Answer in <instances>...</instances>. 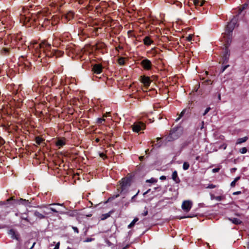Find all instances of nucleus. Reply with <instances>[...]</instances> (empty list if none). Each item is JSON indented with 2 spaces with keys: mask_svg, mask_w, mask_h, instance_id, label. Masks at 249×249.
Masks as SVG:
<instances>
[{
  "mask_svg": "<svg viewBox=\"0 0 249 249\" xmlns=\"http://www.w3.org/2000/svg\"><path fill=\"white\" fill-rule=\"evenodd\" d=\"M34 215H35V216H36V217H37L39 219H44L45 217V216L44 214L40 213L39 212H38L37 211H35L34 212Z\"/></svg>",
  "mask_w": 249,
  "mask_h": 249,
  "instance_id": "nucleus-16",
  "label": "nucleus"
},
{
  "mask_svg": "<svg viewBox=\"0 0 249 249\" xmlns=\"http://www.w3.org/2000/svg\"><path fill=\"white\" fill-rule=\"evenodd\" d=\"M73 15H74L73 12L70 11L63 16L62 19H65L67 20H70L73 18Z\"/></svg>",
  "mask_w": 249,
  "mask_h": 249,
  "instance_id": "nucleus-12",
  "label": "nucleus"
},
{
  "mask_svg": "<svg viewBox=\"0 0 249 249\" xmlns=\"http://www.w3.org/2000/svg\"><path fill=\"white\" fill-rule=\"evenodd\" d=\"M210 196H211V200H216L217 201H221L222 200H223L224 198V197L223 196H215L213 194H210Z\"/></svg>",
  "mask_w": 249,
  "mask_h": 249,
  "instance_id": "nucleus-13",
  "label": "nucleus"
},
{
  "mask_svg": "<svg viewBox=\"0 0 249 249\" xmlns=\"http://www.w3.org/2000/svg\"><path fill=\"white\" fill-rule=\"evenodd\" d=\"M100 157L102 158L103 159H104L106 158V156L104 153H100Z\"/></svg>",
  "mask_w": 249,
  "mask_h": 249,
  "instance_id": "nucleus-40",
  "label": "nucleus"
},
{
  "mask_svg": "<svg viewBox=\"0 0 249 249\" xmlns=\"http://www.w3.org/2000/svg\"><path fill=\"white\" fill-rule=\"evenodd\" d=\"M50 205H58V206H62L63 205V204L55 203L51 204H50Z\"/></svg>",
  "mask_w": 249,
  "mask_h": 249,
  "instance_id": "nucleus-35",
  "label": "nucleus"
},
{
  "mask_svg": "<svg viewBox=\"0 0 249 249\" xmlns=\"http://www.w3.org/2000/svg\"><path fill=\"white\" fill-rule=\"evenodd\" d=\"M226 147H227V145H224L223 146V148H224V149H225L226 148Z\"/></svg>",
  "mask_w": 249,
  "mask_h": 249,
  "instance_id": "nucleus-52",
  "label": "nucleus"
},
{
  "mask_svg": "<svg viewBox=\"0 0 249 249\" xmlns=\"http://www.w3.org/2000/svg\"><path fill=\"white\" fill-rule=\"evenodd\" d=\"M2 228H3V227H0V229Z\"/></svg>",
  "mask_w": 249,
  "mask_h": 249,
  "instance_id": "nucleus-63",
  "label": "nucleus"
},
{
  "mask_svg": "<svg viewBox=\"0 0 249 249\" xmlns=\"http://www.w3.org/2000/svg\"><path fill=\"white\" fill-rule=\"evenodd\" d=\"M224 43L225 45V49L224 54L222 55V61L223 63L227 62L230 56V52L228 49V46L229 45H227L226 43Z\"/></svg>",
  "mask_w": 249,
  "mask_h": 249,
  "instance_id": "nucleus-7",
  "label": "nucleus"
},
{
  "mask_svg": "<svg viewBox=\"0 0 249 249\" xmlns=\"http://www.w3.org/2000/svg\"><path fill=\"white\" fill-rule=\"evenodd\" d=\"M192 35H190L188 37H187V40L188 41H191L192 40Z\"/></svg>",
  "mask_w": 249,
  "mask_h": 249,
  "instance_id": "nucleus-42",
  "label": "nucleus"
},
{
  "mask_svg": "<svg viewBox=\"0 0 249 249\" xmlns=\"http://www.w3.org/2000/svg\"><path fill=\"white\" fill-rule=\"evenodd\" d=\"M65 144V142L64 140H58L56 142V145L57 146H59V147L62 146Z\"/></svg>",
  "mask_w": 249,
  "mask_h": 249,
  "instance_id": "nucleus-19",
  "label": "nucleus"
},
{
  "mask_svg": "<svg viewBox=\"0 0 249 249\" xmlns=\"http://www.w3.org/2000/svg\"><path fill=\"white\" fill-rule=\"evenodd\" d=\"M190 167V164L188 162H184L183 164V169L184 170H186L187 169H189Z\"/></svg>",
  "mask_w": 249,
  "mask_h": 249,
  "instance_id": "nucleus-23",
  "label": "nucleus"
},
{
  "mask_svg": "<svg viewBox=\"0 0 249 249\" xmlns=\"http://www.w3.org/2000/svg\"><path fill=\"white\" fill-rule=\"evenodd\" d=\"M142 159H143V157H140V159L141 160Z\"/></svg>",
  "mask_w": 249,
  "mask_h": 249,
  "instance_id": "nucleus-59",
  "label": "nucleus"
},
{
  "mask_svg": "<svg viewBox=\"0 0 249 249\" xmlns=\"http://www.w3.org/2000/svg\"><path fill=\"white\" fill-rule=\"evenodd\" d=\"M139 219L138 218H135L131 222V223L128 226V228L129 229L133 227L135 223L138 221Z\"/></svg>",
  "mask_w": 249,
  "mask_h": 249,
  "instance_id": "nucleus-21",
  "label": "nucleus"
},
{
  "mask_svg": "<svg viewBox=\"0 0 249 249\" xmlns=\"http://www.w3.org/2000/svg\"><path fill=\"white\" fill-rule=\"evenodd\" d=\"M237 23V18L234 17L228 23L225 29V32L223 35L224 43H226L227 45H230L232 39V33L234 28Z\"/></svg>",
  "mask_w": 249,
  "mask_h": 249,
  "instance_id": "nucleus-2",
  "label": "nucleus"
},
{
  "mask_svg": "<svg viewBox=\"0 0 249 249\" xmlns=\"http://www.w3.org/2000/svg\"><path fill=\"white\" fill-rule=\"evenodd\" d=\"M172 178L176 182H178V181L179 180V178L178 177V173L176 171H175L173 172L172 175Z\"/></svg>",
  "mask_w": 249,
  "mask_h": 249,
  "instance_id": "nucleus-17",
  "label": "nucleus"
},
{
  "mask_svg": "<svg viewBox=\"0 0 249 249\" xmlns=\"http://www.w3.org/2000/svg\"><path fill=\"white\" fill-rule=\"evenodd\" d=\"M215 187V185L213 184H209L208 186H207V188H210V189H213V188H214Z\"/></svg>",
  "mask_w": 249,
  "mask_h": 249,
  "instance_id": "nucleus-33",
  "label": "nucleus"
},
{
  "mask_svg": "<svg viewBox=\"0 0 249 249\" xmlns=\"http://www.w3.org/2000/svg\"><path fill=\"white\" fill-rule=\"evenodd\" d=\"M161 145V143L160 142H158L157 143L155 144V146L157 147H159Z\"/></svg>",
  "mask_w": 249,
  "mask_h": 249,
  "instance_id": "nucleus-39",
  "label": "nucleus"
},
{
  "mask_svg": "<svg viewBox=\"0 0 249 249\" xmlns=\"http://www.w3.org/2000/svg\"><path fill=\"white\" fill-rule=\"evenodd\" d=\"M118 63L120 65H124V60L123 58H120L118 59Z\"/></svg>",
  "mask_w": 249,
  "mask_h": 249,
  "instance_id": "nucleus-27",
  "label": "nucleus"
},
{
  "mask_svg": "<svg viewBox=\"0 0 249 249\" xmlns=\"http://www.w3.org/2000/svg\"><path fill=\"white\" fill-rule=\"evenodd\" d=\"M4 51L5 52H8V49H6V48H5V49H4Z\"/></svg>",
  "mask_w": 249,
  "mask_h": 249,
  "instance_id": "nucleus-53",
  "label": "nucleus"
},
{
  "mask_svg": "<svg viewBox=\"0 0 249 249\" xmlns=\"http://www.w3.org/2000/svg\"><path fill=\"white\" fill-rule=\"evenodd\" d=\"M42 141V139L39 137H36V143L37 144H40Z\"/></svg>",
  "mask_w": 249,
  "mask_h": 249,
  "instance_id": "nucleus-25",
  "label": "nucleus"
},
{
  "mask_svg": "<svg viewBox=\"0 0 249 249\" xmlns=\"http://www.w3.org/2000/svg\"><path fill=\"white\" fill-rule=\"evenodd\" d=\"M141 81L142 82L143 84L145 87L149 86L151 81L148 77H146L145 76H143L141 77Z\"/></svg>",
  "mask_w": 249,
  "mask_h": 249,
  "instance_id": "nucleus-10",
  "label": "nucleus"
},
{
  "mask_svg": "<svg viewBox=\"0 0 249 249\" xmlns=\"http://www.w3.org/2000/svg\"><path fill=\"white\" fill-rule=\"evenodd\" d=\"M160 140V138H157V142Z\"/></svg>",
  "mask_w": 249,
  "mask_h": 249,
  "instance_id": "nucleus-60",
  "label": "nucleus"
},
{
  "mask_svg": "<svg viewBox=\"0 0 249 249\" xmlns=\"http://www.w3.org/2000/svg\"><path fill=\"white\" fill-rule=\"evenodd\" d=\"M248 139V137L246 136L237 139L236 144H240L243 142H246Z\"/></svg>",
  "mask_w": 249,
  "mask_h": 249,
  "instance_id": "nucleus-15",
  "label": "nucleus"
},
{
  "mask_svg": "<svg viewBox=\"0 0 249 249\" xmlns=\"http://www.w3.org/2000/svg\"><path fill=\"white\" fill-rule=\"evenodd\" d=\"M199 159V156L196 157V160H198Z\"/></svg>",
  "mask_w": 249,
  "mask_h": 249,
  "instance_id": "nucleus-57",
  "label": "nucleus"
},
{
  "mask_svg": "<svg viewBox=\"0 0 249 249\" xmlns=\"http://www.w3.org/2000/svg\"><path fill=\"white\" fill-rule=\"evenodd\" d=\"M194 3L196 6L199 5L200 1L199 0H194Z\"/></svg>",
  "mask_w": 249,
  "mask_h": 249,
  "instance_id": "nucleus-32",
  "label": "nucleus"
},
{
  "mask_svg": "<svg viewBox=\"0 0 249 249\" xmlns=\"http://www.w3.org/2000/svg\"><path fill=\"white\" fill-rule=\"evenodd\" d=\"M229 220L236 225H238L242 223V221L237 218H229Z\"/></svg>",
  "mask_w": 249,
  "mask_h": 249,
  "instance_id": "nucleus-14",
  "label": "nucleus"
},
{
  "mask_svg": "<svg viewBox=\"0 0 249 249\" xmlns=\"http://www.w3.org/2000/svg\"><path fill=\"white\" fill-rule=\"evenodd\" d=\"M121 193L126 192L130 185V179L128 178H123L120 183Z\"/></svg>",
  "mask_w": 249,
  "mask_h": 249,
  "instance_id": "nucleus-4",
  "label": "nucleus"
},
{
  "mask_svg": "<svg viewBox=\"0 0 249 249\" xmlns=\"http://www.w3.org/2000/svg\"><path fill=\"white\" fill-rule=\"evenodd\" d=\"M149 191H150V189H149V190H147L145 193H144V195H145V194H146L148 193L149 192Z\"/></svg>",
  "mask_w": 249,
  "mask_h": 249,
  "instance_id": "nucleus-51",
  "label": "nucleus"
},
{
  "mask_svg": "<svg viewBox=\"0 0 249 249\" xmlns=\"http://www.w3.org/2000/svg\"><path fill=\"white\" fill-rule=\"evenodd\" d=\"M91 240H92L91 239H87L86 241V242H90Z\"/></svg>",
  "mask_w": 249,
  "mask_h": 249,
  "instance_id": "nucleus-49",
  "label": "nucleus"
},
{
  "mask_svg": "<svg viewBox=\"0 0 249 249\" xmlns=\"http://www.w3.org/2000/svg\"><path fill=\"white\" fill-rule=\"evenodd\" d=\"M16 216H18V214L17 213H16Z\"/></svg>",
  "mask_w": 249,
  "mask_h": 249,
  "instance_id": "nucleus-62",
  "label": "nucleus"
},
{
  "mask_svg": "<svg viewBox=\"0 0 249 249\" xmlns=\"http://www.w3.org/2000/svg\"><path fill=\"white\" fill-rule=\"evenodd\" d=\"M210 109H211V108H210V107H207V108L205 109V110L204 112L203 113V116H205V115H206V114H207V113L210 111Z\"/></svg>",
  "mask_w": 249,
  "mask_h": 249,
  "instance_id": "nucleus-31",
  "label": "nucleus"
},
{
  "mask_svg": "<svg viewBox=\"0 0 249 249\" xmlns=\"http://www.w3.org/2000/svg\"><path fill=\"white\" fill-rule=\"evenodd\" d=\"M204 2V1H200L199 6H202Z\"/></svg>",
  "mask_w": 249,
  "mask_h": 249,
  "instance_id": "nucleus-47",
  "label": "nucleus"
},
{
  "mask_svg": "<svg viewBox=\"0 0 249 249\" xmlns=\"http://www.w3.org/2000/svg\"><path fill=\"white\" fill-rule=\"evenodd\" d=\"M110 114V112H107L106 113L104 114L103 115V117L104 118V117H107V116L108 115H109Z\"/></svg>",
  "mask_w": 249,
  "mask_h": 249,
  "instance_id": "nucleus-43",
  "label": "nucleus"
},
{
  "mask_svg": "<svg viewBox=\"0 0 249 249\" xmlns=\"http://www.w3.org/2000/svg\"><path fill=\"white\" fill-rule=\"evenodd\" d=\"M92 71L96 74H100L102 71V66L101 64H96L93 65Z\"/></svg>",
  "mask_w": 249,
  "mask_h": 249,
  "instance_id": "nucleus-8",
  "label": "nucleus"
},
{
  "mask_svg": "<svg viewBox=\"0 0 249 249\" xmlns=\"http://www.w3.org/2000/svg\"><path fill=\"white\" fill-rule=\"evenodd\" d=\"M35 244H36L35 243H34V244H33V245L32 247H31V249H32V248H33V247L34 246V245H35Z\"/></svg>",
  "mask_w": 249,
  "mask_h": 249,
  "instance_id": "nucleus-56",
  "label": "nucleus"
},
{
  "mask_svg": "<svg viewBox=\"0 0 249 249\" xmlns=\"http://www.w3.org/2000/svg\"><path fill=\"white\" fill-rule=\"evenodd\" d=\"M231 170H233V171H235L236 170V168H232Z\"/></svg>",
  "mask_w": 249,
  "mask_h": 249,
  "instance_id": "nucleus-58",
  "label": "nucleus"
},
{
  "mask_svg": "<svg viewBox=\"0 0 249 249\" xmlns=\"http://www.w3.org/2000/svg\"><path fill=\"white\" fill-rule=\"evenodd\" d=\"M193 217L192 216H184V217H181L180 219H181V218H188V217Z\"/></svg>",
  "mask_w": 249,
  "mask_h": 249,
  "instance_id": "nucleus-46",
  "label": "nucleus"
},
{
  "mask_svg": "<svg viewBox=\"0 0 249 249\" xmlns=\"http://www.w3.org/2000/svg\"><path fill=\"white\" fill-rule=\"evenodd\" d=\"M185 110L184 109L182 111V112L180 113V115H179V117L176 120L177 121H178V120L180 119V118L183 116V115H184V114L185 113Z\"/></svg>",
  "mask_w": 249,
  "mask_h": 249,
  "instance_id": "nucleus-30",
  "label": "nucleus"
},
{
  "mask_svg": "<svg viewBox=\"0 0 249 249\" xmlns=\"http://www.w3.org/2000/svg\"><path fill=\"white\" fill-rule=\"evenodd\" d=\"M248 249H249V243L248 244Z\"/></svg>",
  "mask_w": 249,
  "mask_h": 249,
  "instance_id": "nucleus-61",
  "label": "nucleus"
},
{
  "mask_svg": "<svg viewBox=\"0 0 249 249\" xmlns=\"http://www.w3.org/2000/svg\"><path fill=\"white\" fill-rule=\"evenodd\" d=\"M219 170V168H213L212 170V171L213 173H216L218 172Z\"/></svg>",
  "mask_w": 249,
  "mask_h": 249,
  "instance_id": "nucleus-34",
  "label": "nucleus"
},
{
  "mask_svg": "<svg viewBox=\"0 0 249 249\" xmlns=\"http://www.w3.org/2000/svg\"><path fill=\"white\" fill-rule=\"evenodd\" d=\"M218 99H219V100H220V99H221L220 94H219V95H218Z\"/></svg>",
  "mask_w": 249,
  "mask_h": 249,
  "instance_id": "nucleus-55",
  "label": "nucleus"
},
{
  "mask_svg": "<svg viewBox=\"0 0 249 249\" xmlns=\"http://www.w3.org/2000/svg\"><path fill=\"white\" fill-rule=\"evenodd\" d=\"M156 181H157V180L155 179H154V178H151V179H147L146 181V182H149V183H155Z\"/></svg>",
  "mask_w": 249,
  "mask_h": 249,
  "instance_id": "nucleus-28",
  "label": "nucleus"
},
{
  "mask_svg": "<svg viewBox=\"0 0 249 249\" xmlns=\"http://www.w3.org/2000/svg\"><path fill=\"white\" fill-rule=\"evenodd\" d=\"M202 126H201V129L203 128L204 122H202Z\"/></svg>",
  "mask_w": 249,
  "mask_h": 249,
  "instance_id": "nucleus-50",
  "label": "nucleus"
},
{
  "mask_svg": "<svg viewBox=\"0 0 249 249\" xmlns=\"http://www.w3.org/2000/svg\"><path fill=\"white\" fill-rule=\"evenodd\" d=\"M192 206V202L191 201L185 200L183 202L181 208L184 211L186 212H188L191 209Z\"/></svg>",
  "mask_w": 249,
  "mask_h": 249,
  "instance_id": "nucleus-6",
  "label": "nucleus"
},
{
  "mask_svg": "<svg viewBox=\"0 0 249 249\" xmlns=\"http://www.w3.org/2000/svg\"><path fill=\"white\" fill-rule=\"evenodd\" d=\"M105 121V119L104 118H98L97 122V123L101 124Z\"/></svg>",
  "mask_w": 249,
  "mask_h": 249,
  "instance_id": "nucleus-29",
  "label": "nucleus"
},
{
  "mask_svg": "<svg viewBox=\"0 0 249 249\" xmlns=\"http://www.w3.org/2000/svg\"><path fill=\"white\" fill-rule=\"evenodd\" d=\"M165 178H166V177L165 176H163L160 177V179H165Z\"/></svg>",
  "mask_w": 249,
  "mask_h": 249,
  "instance_id": "nucleus-48",
  "label": "nucleus"
},
{
  "mask_svg": "<svg viewBox=\"0 0 249 249\" xmlns=\"http://www.w3.org/2000/svg\"><path fill=\"white\" fill-rule=\"evenodd\" d=\"M143 42L144 44L146 45H150L152 43V41L149 37L146 36L143 39Z\"/></svg>",
  "mask_w": 249,
  "mask_h": 249,
  "instance_id": "nucleus-18",
  "label": "nucleus"
},
{
  "mask_svg": "<svg viewBox=\"0 0 249 249\" xmlns=\"http://www.w3.org/2000/svg\"><path fill=\"white\" fill-rule=\"evenodd\" d=\"M60 243L58 242L53 249H59Z\"/></svg>",
  "mask_w": 249,
  "mask_h": 249,
  "instance_id": "nucleus-38",
  "label": "nucleus"
},
{
  "mask_svg": "<svg viewBox=\"0 0 249 249\" xmlns=\"http://www.w3.org/2000/svg\"><path fill=\"white\" fill-rule=\"evenodd\" d=\"M241 193V191H237V192H235L233 193V195H239V194H240Z\"/></svg>",
  "mask_w": 249,
  "mask_h": 249,
  "instance_id": "nucleus-41",
  "label": "nucleus"
},
{
  "mask_svg": "<svg viewBox=\"0 0 249 249\" xmlns=\"http://www.w3.org/2000/svg\"><path fill=\"white\" fill-rule=\"evenodd\" d=\"M137 195V194L135 195H134L132 197V199H134V197Z\"/></svg>",
  "mask_w": 249,
  "mask_h": 249,
  "instance_id": "nucleus-54",
  "label": "nucleus"
},
{
  "mask_svg": "<svg viewBox=\"0 0 249 249\" xmlns=\"http://www.w3.org/2000/svg\"><path fill=\"white\" fill-rule=\"evenodd\" d=\"M132 128L134 132H139L145 128V124L141 122L135 123L132 125Z\"/></svg>",
  "mask_w": 249,
  "mask_h": 249,
  "instance_id": "nucleus-5",
  "label": "nucleus"
},
{
  "mask_svg": "<svg viewBox=\"0 0 249 249\" xmlns=\"http://www.w3.org/2000/svg\"><path fill=\"white\" fill-rule=\"evenodd\" d=\"M28 203V200H27L26 199H23L21 198L18 200L19 204L26 205Z\"/></svg>",
  "mask_w": 249,
  "mask_h": 249,
  "instance_id": "nucleus-24",
  "label": "nucleus"
},
{
  "mask_svg": "<svg viewBox=\"0 0 249 249\" xmlns=\"http://www.w3.org/2000/svg\"><path fill=\"white\" fill-rule=\"evenodd\" d=\"M181 129L179 127H175L170 131L169 136L166 139L167 141L170 142L177 139L181 134Z\"/></svg>",
  "mask_w": 249,
  "mask_h": 249,
  "instance_id": "nucleus-3",
  "label": "nucleus"
},
{
  "mask_svg": "<svg viewBox=\"0 0 249 249\" xmlns=\"http://www.w3.org/2000/svg\"><path fill=\"white\" fill-rule=\"evenodd\" d=\"M72 229L73 230H74V231L76 232L77 233H78V230L77 229V228L75 227H72Z\"/></svg>",
  "mask_w": 249,
  "mask_h": 249,
  "instance_id": "nucleus-37",
  "label": "nucleus"
},
{
  "mask_svg": "<svg viewBox=\"0 0 249 249\" xmlns=\"http://www.w3.org/2000/svg\"><path fill=\"white\" fill-rule=\"evenodd\" d=\"M8 233L11 236V237L13 239H16L18 241L19 240V235L16 233L15 231L13 229L10 230Z\"/></svg>",
  "mask_w": 249,
  "mask_h": 249,
  "instance_id": "nucleus-9",
  "label": "nucleus"
},
{
  "mask_svg": "<svg viewBox=\"0 0 249 249\" xmlns=\"http://www.w3.org/2000/svg\"><path fill=\"white\" fill-rule=\"evenodd\" d=\"M247 152V149L246 147H243L240 149V152L242 154H245Z\"/></svg>",
  "mask_w": 249,
  "mask_h": 249,
  "instance_id": "nucleus-26",
  "label": "nucleus"
},
{
  "mask_svg": "<svg viewBox=\"0 0 249 249\" xmlns=\"http://www.w3.org/2000/svg\"><path fill=\"white\" fill-rule=\"evenodd\" d=\"M147 214H148V211H147V210H146V211H144V212L142 213V215H143V216H146V215H147Z\"/></svg>",
  "mask_w": 249,
  "mask_h": 249,
  "instance_id": "nucleus-44",
  "label": "nucleus"
},
{
  "mask_svg": "<svg viewBox=\"0 0 249 249\" xmlns=\"http://www.w3.org/2000/svg\"><path fill=\"white\" fill-rule=\"evenodd\" d=\"M240 178V177H237L235 178L233 181H232L231 183V187H234L236 184V182L239 180Z\"/></svg>",
  "mask_w": 249,
  "mask_h": 249,
  "instance_id": "nucleus-22",
  "label": "nucleus"
},
{
  "mask_svg": "<svg viewBox=\"0 0 249 249\" xmlns=\"http://www.w3.org/2000/svg\"><path fill=\"white\" fill-rule=\"evenodd\" d=\"M20 218L22 220H24L28 222H30V220L28 218L27 213H22L20 216Z\"/></svg>",
  "mask_w": 249,
  "mask_h": 249,
  "instance_id": "nucleus-20",
  "label": "nucleus"
},
{
  "mask_svg": "<svg viewBox=\"0 0 249 249\" xmlns=\"http://www.w3.org/2000/svg\"><path fill=\"white\" fill-rule=\"evenodd\" d=\"M50 209L51 211H52V212H54V213H58L59 212L58 211H57L56 210H55V209H54L53 208H50Z\"/></svg>",
  "mask_w": 249,
  "mask_h": 249,
  "instance_id": "nucleus-36",
  "label": "nucleus"
},
{
  "mask_svg": "<svg viewBox=\"0 0 249 249\" xmlns=\"http://www.w3.org/2000/svg\"><path fill=\"white\" fill-rule=\"evenodd\" d=\"M29 49L34 53V54L38 55V57H45L46 56H50L53 53H51V44L46 42L45 41H42L40 43H38L35 41H32L28 46ZM53 54L56 55V57L60 56L61 53L59 54L54 52Z\"/></svg>",
  "mask_w": 249,
  "mask_h": 249,
  "instance_id": "nucleus-1",
  "label": "nucleus"
},
{
  "mask_svg": "<svg viewBox=\"0 0 249 249\" xmlns=\"http://www.w3.org/2000/svg\"><path fill=\"white\" fill-rule=\"evenodd\" d=\"M229 67V65H226L223 67L222 72H223L228 67Z\"/></svg>",
  "mask_w": 249,
  "mask_h": 249,
  "instance_id": "nucleus-45",
  "label": "nucleus"
},
{
  "mask_svg": "<svg viewBox=\"0 0 249 249\" xmlns=\"http://www.w3.org/2000/svg\"><path fill=\"white\" fill-rule=\"evenodd\" d=\"M142 66L143 67L147 70H149L151 68V62L148 59H144L142 60L141 62Z\"/></svg>",
  "mask_w": 249,
  "mask_h": 249,
  "instance_id": "nucleus-11",
  "label": "nucleus"
}]
</instances>
